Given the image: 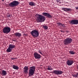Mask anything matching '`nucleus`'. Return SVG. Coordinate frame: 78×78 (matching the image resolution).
<instances>
[{
    "label": "nucleus",
    "instance_id": "f257e3e1",
    "mask_svg": "<svg viewBox=\"0 0 78 78\" xmlns=\"http://www.w3.org/2000/svg\"><path fill=\"white\" fill-rule=\"evenodd\" d=\"M36 20L37 22H43L45 20V17L41 15L37 14L35 15Z\"/></svg>",
    "mask_w": 78,
    "mask_h": 78
},
{
    "label": "nucleus",
    "instance_id": "f03ea898",
    "mask_svg": "<svg viewBox=\"0 0 78 78\" xmlns=\"http://www.w3.org/2000/svg\"><path fill=\"white\" fill-rule=\"evenodd\" d=\"M30 34L33 37H37L39 36V32L37 30L34 29L30 32Z\"/></svg>",
    "mask_w": 78,
    "mask_h": 78
},
{
    "label": "nucleus",
    "instance_id": "7ed1b4c3",
    "mask_svg": "<svg viewBox=\"0 0 78 78\" xmlns=\"http://www.w3.org/2000/svg\"><path fill=\"white\" fill-rule=\"evenodd\" d=\"M29 76H31L34 75V71L36 69V67L34 66L30 67L29 68Z\"/></svg>",
    "mask_w": 78,
    "mask_h": 78
},
{
    "label": "nucleus",
    "instance_id": "20e7f679",
    "mask_svg": "<svg viewBox=\"0 0 78 78\" xmlns=\"http://www.w3.org/2000/svg\"><path fill=\"white\" fill-rule=\"evenodd\" d=\"M19 3H20V2L19 1H14L10 3L9 5L11 7H14V6H17V5H19Z\"/></svg>",
    "mask_w": 78,
    "mask_h": 78
},
{
    "label": "nucleus",
    "instance_id": "39448f33",
    "mask_svg": "<svg viewBox=\"0 0 78 78\" xmlns=\"http://www.w3.org/2000/svg\"><path fill=\"white\" fill-rule=\"evenodd\" d=\"M72 39L70 38H67L64 41V44L67 45L68 44H69L72 42Z\"/></svg>",
    "mask_w": 78,
    "mask_h": 78
},
{
    "label": "nucleus",
    "instance_id": "423d86ee",
    "mask_svg": "<svg viewBox=\"0 0 78 78\" xmlns=\"http://www.w3.org/2000/svg\"><path fill=\"white\" fill-rule=\"evenodd\" d=\"M3 32L5 34H8L11 31V28L9 27H5L2 30Z\"/></svg>",
    "mask_w": 78,
    "mask_h": 78
},
{
    "label": "nucleus",
    "instance_id": "0eeeda50",
    "mask_svg": "<svg viewBox=\"0 0 78 78\" xmlns=\"http://www.w3.org/2000/svg\"><path fill=\"white\" fill-rule=\"evenodd\" d=\"M16 47V46L13 44H9V47L6 50L7 52H11L12 51V49Z\"/></svg>",
    "mask_w": 78,
    "mask_h": 78
},
{
    "label": "nucleus",
    "instance_id": "6e6552de",
    "mask_svg": "<svg viewBox=\"0 0 78 78\" xmlns=\"http://www.w3.org/2000/svg\"><path fill=\"white\" fill-rule=\"evenodd\" d=\"M34 55L35 58L36 59H39L41 58V55L37 52H35L34 54Z\"/></svg>",
    "mask_w": 78,
    "mask_h": 78
},
{
    "label": "nucleus",
    "instance_id": "1a4fd4ad",
    "mask_svg": "<svg viewBox=\"0 0 78 78\" xmlns=\"http://www.w3.org/2000/svg\"><path fill=\"white\" fill-rule=\"evenodd\" d=\"M74 62L72 60H68L66 62V64L68 66H72Z\"/></svg>",
    "mask_w": 78,
    "mask_h": 78
},
{
    "label": "nucleus",
    "instance_id": "9d476101",
    "mask_svg": "<svg viewBox=\"0 0 78 78\" xmlns=\"http://www.w3.org/2000/svg\"><path fill=\"white\" fill-rule=\"evenodd\" d=\"M42 14L43 16H46V17H47L48 18H51V17H52L51 15L48 13L43 12L42 13Z\"/></svg>",
    "mask_w": 78,
    "mask_h": 78
},
{
    "label": "nucleus",
    "instance_id": "9b49d317",
    "mask_svg": "<svg viewBox=\"0 0 78 78\" xmlns=\"http://www.w3.org/2000/svg\"><path fill=\"white\" fill-rule=\"evenodd\" d=\"M70 23L73 25H78V20H72L70 21Z\"/></svg>",
    "mask_w": 78,
    "mask_h": 78
},
{
    "label": "nucleus",
    "instance_id": "f8f14e48",
    "mask_svg": "<svg viewBox=\"0 0 78 78\" xmlns=\"http://www.w3.org/2000/svg\"><path fill=\"white\" fill-rule=\"evenodd\" d=\"M14 35L16 37H20L22 34L19 32H16L14 34Z\"/></svg>",
    "mask_w": 78,
    "mask_h": 78
},
{
    "label": "nucleus",
    "instance_id": "ddd939ff",
    "mask_svg": "<svg viewBox=\"0 0 78 78\" xmlns=\"http://www.w3.org/2000/svg\"><path fill=\"white\" fill-rule=\"evenodd\" d=\"M28 66H25L24 68L23 72L26 73H28Z\"/></svg>",
    "mask_w": 78,
    "mask_h": 78
},
{
    "label": "nucleus",
    "instance_id": "4468645a",
    "mask_svg": "<svg viewBox=\"0 0 78 78\" xmlns=\"http://www.w3.org/2000/svg\"><path fill=\"white\" fill-rule=\"evenodd\" d=\"M62 9L65 11H68V12H70V11H72L71 9L69 8H63Z\"/></svg>",
    "mask_w": 78,
    "mask_h": 78
},
{
    "label": "nucleus",
    "instance_id": "2eb2a0df",
    "mask_svg": "<svg viewBox=\"0 0 78 78\" xmlns=\"http://www.w3.org/2000/svg\"><path fill=\"white\" fill-rule=\"evenodd\" d=\"M7 74V72H6V71H5L4 70L2 71V73L1 75H2V76H5Z\"/></svg>",
    "mask_w": 78,
    "mask_h": 78
},
{
    "label": "nucleus",
    "instance_id": "dca6fc26",
    "mask_svg": "<svg viewBox=\"0 0 78 78\" xmlns=\"http://www.w3.org/2000/svg\"><path fill=\"white\" fill-rule=\"evenodd\" d=\"M58 70H54L53 72H51V73H54L55 75H58Z\"/></svg>",
    "mask_w": 78,
    "mask_h": 78
},
{
    "label": "nucleus",
    "instance_id": "f3484780",
    "mask_svg": "<svg viewBox=\"0 0 78 78\" xmlns=\"http://www.w3.org/2000/svg\"><path fill=\"white\" fill-rule=\"evenodd\" d=\"M12 67L13 69H15V70H18V69H19V67H18V66H16L15 65H12Z\"/></svg>",
    "mask_w": 78,
    "mask_h": 78
},
{
    "label": "nucleus",
    "instance_id": "a211bd4d",
    "mask_svg": "<svg viewBox=\"0 0 78 78\" xmlns=\"http://www.w3.org/2000/svg\"><path fill=\"white\" fill-rule=\"evenodd\" d=\"M29 4L30 6H35V3L33 2H29Z\"/></svg>",
    "mask_w": 78,
    "mask_h": 78
},
{
    "label": "nucleus",
    "instance_id": "6ab92c4d",
    "mask_svg": "<svg viewBox=\"0 0 78 78\" xmlns=\"http://www.w3.org/2000/svg\"><path fill=\"white\" fill-rule=\"evenodd\" d=\"M69 52L71 55H75V52H74L73 51H70Z\"/></svg>",
    "mask_w": 78,
    "mask_h": 78
},
{
    "label": "nucleus",
    "instance_id": "aec40b11",
    "mask_svg": "<svg viewBox=\"0 0 78 78\" xmlns=\"http://www.w3.org/2000/svg\"><path fill=\"white\" fill-rule=\"evenodd\" d=\"M62 73V71L61 70H58V75H61Z\"/></svg>",
    "mask_w": 78,
    "mask_h": 78
},
{
    "label": "nucleus",
    "instance_id": "412c9836",
    "mask_svg": "<svg viewBox=\"0 0 78 78\" xmlns=\"http://www.w3.org/2000/svg\"><path fill=\"white\" fill-rule=\"evenodd\" d=\"M43 28L44 30H47L48 29V27L47 26H43Z\"/></svg>",
    "mask_w": 78,
    "mask_h": 78
},
{
    "label": "nucleus",
    "instance_id": "4be33fe9",
    "mask_svg": "<svg viewBox=\"0 0 78 78\" xmlns=\"http://www.w3.org/2000/svg\"><path fill=\"white\" fill-rule=\"evenodd\" d=\"M50 67H51V66H48V70H53V69Z\"/></svg>",
    "mask_w": 78,
    "mask_h": 78
},
{
    "label": "nucleus",
    "instance_id": "5701e85b",
    "mask_svg": "<svg viewBox=\"0 0 78 78\" xmlns=\"http://www.w3.org/2000/svg\"><path fill=\"white\" fill-rule=\"evenodd\" d=\"M73 76L78 78V73H77L76 74L73 75Z\"/></svg>",
    "mask_w": 78,
    "mask_h": 78
},
{
    "label": "nucleus",
    "instance_id": "b1692460",
    "mask_svg": "<svg viewBox=\"0 0 78 78\" xmlns=\"http://www.w3.org/2000/svg\"><path fill=\"white\" fill-rule=\"evenodd\" d=\"M11 16V15L10 14H7V17H10Z\"/></svg>",
    "mask_w": 78,
    "mask_h": 78
},
{
    "label": "nucleus",
    "instance_id": "393cba45",
    "mask_svg": "<svg viewBox=\"0 0 78 78\" xmlns=\"http://www.w3.org/2000/svg\"><path fill=\"white\" fill-rule=\"evenodd\" d=\"M38 53H40V54H41V55H43L42 54V52H41V51H40V50H39L38 51Z\"/></svg>",
    "mask_w": 78,
    "mask_h": 78
},
{
    "label": "nucleus",
    "instance_id": "a878e982",
    "mask_svg": "<svg viewBox=\"0 0 78 78\" xmlns=\"http://www.w3.org/2000/svg\"><path fill=\"white\" fill-rule=\"evenodd\" d=\"M58 25L59 26H60L62 25V23H58Z\"/></svg>",
    "mask_w": 78,
    "mask_h": 78
},
{
    "label": "nucleus",
    "instance_id": "bb28decb",
    "mask_svg": "<svg viewBox=\"0 0 78 78\" xmlns=\"http://www.w3.org/2000/svg\"><path fill=\"white\" fill-rule=\"evenodd\" d=\"M61 25V26H62V27H65V25L64 24H62V23Z\"/></svg>",
    "mask_w": 78,
    "mask_h": 78
},
{
    "label": "nucleus",
    "instance_id": "cd10ccee",
    "mask_svg": "<svg viewBox=\"0 0 78 78\" xmlns=\"http://www.w3.org/2000/svg\"><path fill=\"white\" fill-rule=\"evenodd\" d=\"M56 1H57V3H58L59 2L60 0H55Z\"/></svg>",
    "mask_w": 78,
    "mask_h": 78
},
{
    "label": "nucleus",
    "instance_id": "c85d7f7f",
    "mask_svg": "<svg viewBox=\"0 0 78 78\" xmlns=\"http://www.w3.org/2000/svg\"><path fill=\"white\" fill-rule=\"evenodd\" d=\"M11 59L12 60H14V59H16V58H11Z\"/></svg>",
    "mask_w": 78,
    "mask_h": 78
},
{
    "label": "nucleus",
    "instance_id": "c756f323",
    "mask_svg": "<svg viewBox=\"0 0 78 78\" xmlns=\"http://www.w3.org/2000/svg\"><path fill=\"white\" fill-rule=\"evenodd\" d=\"M76 9H78V7H76Z\"/></svg>",
    "mask_w": 78,
    "mask_h": 78
},
{
    "label": "nucleus",
    "instance_id": "7c9ffc66",
    "mask_svg": "<svg viewBox=\"0 0 78 78\" xmlns=\"http://www.w3.org/2000/svg\"><path fill=\"white\" fill-rule=\"evenodd\" d=\"M2 1L3 2H4L5 0H2Z\"/></svg>",
    "mask_w": 78,
    "mask_h": 78
},
{
    "label": "nucleus",
    "instance_id": "2f4dec72",
    "mask_svg": "<svg viewBox=\"0 0 78 78\" xmlns=\"http://www.w3.org/2000/svg\"><path fill=\"white\" fill-rule=\"evenodd\" d=\"M61 32H62V31L61 30Z\"/></svg>",
    "mask_w": 78,
    "mask_h": 78
}]
</instances>
